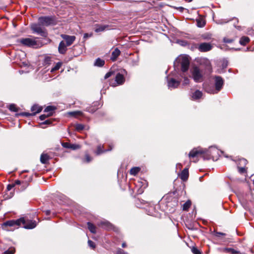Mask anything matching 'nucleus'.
Masks as SVG:
<instances>
[{
	"mask_svg": "<svg viewBox=\"0 0 254 254\" xmlns=\"http://www.w3.org/2000/svg\"><path fill=\"white\" fill-rule=\"evenodd\" d=\"M18 42L24 46L33 48H38L43 45L38 38H21L18 40Z\"/></svg>",
	"mask_w": 254,
	"mask_h": 254,
	"instance_id": "nucleus-1",
	"label": "nucleus"
},
{
	"mask_svg": "<svg viewBox=\"0 0 254 254\" xmlns=\"http://www.w3.org/2000/svg\"><path fill=\"white\" fill-rule=\"evenodd\" d=\"M215 89H214L213 88L212 89H209L206 87H205V91L211 94H216L222 88L223 85V80L220 76H216L215 78Z\"/></svg>",
	"mask_w": 254,
	"mask_h": 254,
	"instance_id": "nucleus-2",
	"label": "nucleus"
},
{
	"mask_svg": "<svg viewBox=\"0 0 254 254\" xmlns=\"http://www.w3.org/2000/svg\"><path fill=\"white\" fill-rule=\"evenodd\" d=\"M180 64L181 70L183 72H186L189 69L190 65V61L188 57L186 56H182L178 57L175 62V64Z\"/></svg>",
	"mask_w": 254,
	"mask_h": 254,
	"instance_id": "nucleus-3",
	"label": "nucleus"
},
{
	"mask_svg": "<svg viewBox=\"0 0 254 254\" xmlns=\"http://www.w3.org/2000/svg\"><path fill=\"white\" fill-rule=\"evenodd\" d=\"M206 149H202L200 147L194 148L189 153V157L190 160L192 159H195L192 161L194 162H197L198 161V157L199 155H201L206 153Z\"/></svg>",
	"mask_w": 254,
	"mask_h": 254,
	"instance_id": "nucleus-4",
	"label": "nucleus"
},
{
	"mask_svg": "<svg viewBox=\"0 0 254 254\" xmlns=\"http://www.w3.org/2000/svg\"><path fill=\"white\" fill-rule=\"evenodd\" d=\"M39 23L38 24H33L31 25V28L32 30L34 33H36L43 37H46L47 36V32L45 28Z\"/></svg>",
	"mask_w": 254,
	"mask_h": 254,
	"instance_id": "nucleus-5",
	"label": "nucleus"
},
{
	"mask_svg": "<svg viewBox=\"0 0 254 254\" xmlns=\"http://www.w3.org/2000/svg\"><path fill=\"white\" fill-rule=\"evenodd\" d=\"M192 77L196 82H201L203 81V74L201 70L197 67H194L191 70Z\"/></svg>",
	"mask_w": 254,
	"mask_h": 254,
	"instance_id": "nucleus-6",
	"label": "nucleus"
},
{
	"mask_svg": "<svg viewBox=\"0 0 254 254\" xmlns=\"http://www.w3.org/2000/svg\"><path fill=\"white\" fill-rule=\"evenodd\" d=\"M38 22L43 26H48L54 24L55 21L53 17L43 16L39 18Z\"/></svg>",
	"mask_w": 254,
	"mask_h": 254,
	"instance_id": "nucleus-7",
	"label": "nucleus"
},
{
	"mask_svg": "<svg viewBox=\"0 0 254 254\" xmlns=\"http://www.w3.org/2000/svg\"><path fill=\"white\" fill-rule=\"evenodd\" d=\"M25 223V219L24 218H20L16 220H11L7 221L3 223V225L5 226L14 227L18 228L19 226L22 225V223Z\"/></svg>",
	"mask_w": 254,
	"mask_h": 254,
	"instance_id": "nucleus-8",
	"label": "nucleus"
},
{
	"mask_svg": "<svg viewBox=\"0 0 254 254\" xmlns=\"http://www.w3.org/2000/svg\"><path fill=\"white\" fill-rule=\"evenodd\" d=\"M196 48L201 52H206L212 49V45L208 43H202L198 45Z\"/></svg>",
	"mask_w": 254,
	"mask_h": 254,
	"instance_id": "nucleus-9",
	"label": "nucleus"
},
{
	"mask_svg": "<svg viewBox=\"0 0 254 254\" xmlns=\"http://www.w3.org/2000/svg\"><path fill=\"white\" fill-rule=\"evenodd\" d=\"M31 111L33 112L32 114L24 112V113H21V115L22 116H26V117L34 116L36 114L40 112L42 110V108L38 105H34L31 107Z\"/></svg>",
	"mask_w": 254,
	"mask_h": 254,
	"instance_id": "nucleus-10",
	"label": "nucleus"
},
{
	"mask_svg": "<svg viewBox=\"0 0 254 254\" xmlns=\"http://www.w3.org/2000/svg\"><path fill=\"white\" fill-rule=\"evenodd\" d=\"M61 36L65 41V44L67 46H69L72 45L76 38L74 36H69L65 34H62Z\"/></svg>",
	"mask_w": 254,
	"mask_h": 254,
	"instance_id": "nucleus-11",
	"label": "nucleus"
},
{
	"mask_svg": "<svg viewBox=\"0 0 254 254\" xmlns=\"http://www.w3.org/2000/svg\"><path fill=\"white\" fill-rule=\"evenodd\" d=\"M180 84V81L171 78L168 80V86L169 89L177 88Z\"/></svg>",
	"mask_w": 254,
	"mask_h": 254,
	"instance_id": "nucleus-12",
	"label": "nucleus"
},
{
	"mask_svg": "<svg viewBox=\"0 0 254 254\" xmlns=\"http://www.w3.org/2000/svg\"><path fill=\"white\" fill-rule=\"evenodd\" d=\"M21 226L25 229H33L36 226V222L35 221L25 220V223H22Z\"/></svg>",
	"mask_w": 254,
	"mask_h": 254,
	"instance_id": "nucleus-13",
	"label": "nucleus"
},
{
	"mask_svg": "<svg viewBox=\"0 0 254 254\" xmlns=\"http://www.w3.org/2000/svg\"><path fill=\"white\" fill-rule=\"evenodd\" d=\"M62 146L66 148H70L73 150H76L77 149H79L80 148V146L78 144H71L68 142H64L62 143Z\"/></svg>",
	"mask_w": 254,
	"mask_h": 254,
	"instance_id": "nucleus-14",
	"label": "nucleus"
},
{
	"mask_svg": "<svg viewBox=\"0 0 254 254\" xmlns=\"http://www.w3.org/2000/svg\"><path fill=\"white\" fill-rule=\"evenodd\" d=\"M66 47H67V46H66L65 42L63 41H61L60 43V44H59V46L58 47L59 52L62 54H65L67 51Z\"/></svg>",
	"mask_w": 254,
	"mask_h": 254,
	"instance_id": "nucleus-15",
	"label": "nucleus"
},
{
	"mask_svg": "<svg viewBox=\"0 0 254 254\" xmlns=\"http://www.w3.org/2000/svg\"><path fill=\"white\" fill-rule=\"evenodd\" d=\"M115 81H116L117 84L121 85L124 83L125 79L122 74L118 73L116 76Z\"/></svg>",
	"mask_w": 254,
	"mask_h": 254,
	"instance_id": "nucleus-16",
	"label": "nucleus"
},
{
	"mask_svg": "<svg viewBox=\"0 0 254 254\" xmlns=\"http://www.w3.org/2000/svg\"><path fill=\"white\" fill-rule=\"evenodd\" d=\"M180 178L183 181H186L189 177V170L188 168L184 169L179 175Z\"/></svg>",
	"mask_w": 254,
	"mask_h": 254,
	"instance_id": "nucleus-17",
	"label": "nucleus"
},
{
	"mask_svg": "<svg viewBox=\"0 0 254 254\" xmlns=\"http://www.w3.org/2000/svg\"><path fill=\"white\" fill-rule=\"evenodd\" d=\"M202 96V93L201 91L196 90L193 93H192L191 98L193 100H197L200 99Z\"/></svg>",
	"mask_w": 254,
	"mask_h": 254,
	"instance_id": "nucleus-18",
	"label": "nucleus"
},
{
	"mask_svg": "<svg viewBox=\"0 0 254 254\" xmlns=\"http://www.w3.org/2000/svg\"><path fill=\"white\" fill-rule=\"evenodd\" d=\"M120 51L118 48H116L112 53L111 60L113 61H116L118 57L120 55Z\"/></svg>",
	"mask_w": 254,
	"mask_h": 254,
	"instance_id": "nucleus-19",
	"label": "nucleus"
},
{
	"mask_svg": "<svg viewBox=\"0 0 254 254\" xmlns=\"http://www.w3.org/2000/svg\"><path fill=\"white\" fill-rule=\"evenodd\" d=\"M109 26L107 25H97L95 29L96 32H102L107 29H108Z\"/></svg>",
	"mask_w": 254,
	"mask_h": 254,
	"instance_id": "nucleus-20",
	"label": "nucleus"
},
{
	"mask_svg": "<svg viewBox=\"0 0 254 254\" xmlns=\"http://www.w3.org/2000/svg\"><path fill=\"white\" fill-rule=\"evenodd\" d=\"M49 159L50 157L47 154L42 153L40 157V161L43 164H46Z\"/></svg>",
	"mask_w": 254,
	"mask_h": 254,
	"instance_id": "nucleus-21",
	"label": "nucleus"
},
{
	"mask_svg": "<svg viewBox=\"0 0 254 254\" xmlns=\"http://www.w3.org/2000/svg\"><path fill=\"white\" fill-rule=\"evenodd\" d=\"M202 62L206 66V70H207L208 72H210L211 70V66L210 61L206 59H204L202 60Z\"/></svg>",
	"mask_w": 254,
	"mask_h": 254,
	"instance_id": "nucleus-22",
	"label": "nucleus"
},
{
	"mask_svg": "<svg viewBox=\"0 0 254 254\" xmlns=\"http://www.w3.org/2000/svg\"><path fill=\"white\" fill-rule=\"evenodd\" d=\"M104 64H105L104 60H103L100 58H97L94 63V65L99 66V67L103 66L104 65Z\"/></svg>",
	"mask_w": 254,
	"mask_h": 254,
	"instance_id": "nucleus-23",
	"label": "nucleus"
},
{
	"mask_svg": "<svg viewBox=\"0 0 254 254\" xmlns=\"http://www.w3.org/2000/svg\"><path fill=\"white\" fill-rule=\"evenodd\" d=\"M221 252L231 254H236L237 252L232 248H223L221 250Z\"/></svg>",
	"mask_w": 254,
	"mask_h": 254,
	"instance_id": "nucleus-24",
	"label": "nucleus"
},
{
	"mask_svg": "<svg viewBox=\"0 0 254 254\" xmlns=\"http://www.w3.org/2000/svg\"><path fill=\"white\" fill-rule=\"evenodd\" d=\"M102 148H103V146H102L101 145H99L97 147V151H96V154L97 155H99L102 153H103V152H105L106 151H110L112 150V148L111 146H110V148L108 149V150H103L102 149Z\"/></svg>",
	"mask_w": 254,
	"mask_h": 254,
	"instance_id": "nucleus-25",
	"label": "nucleus"
},
{
	"mask_svg": "<svg viewBox=\"0 0 254 254\" xmlns=\"http://www.w3.org/2000/svg\"><path fill=\"white\" fill-rule=\"evenodd\" d=\"M87 226H88V229L92 233H93V234L96 233V227L92 223H91L90 222H88Z\"/></svg>",
	"mask_w": 254,
	"mask_h": 254,
	"instance_id": "nucleus-26",
	"label": "nucleus"
},
{
	"mask_svg": "<svg viewBox=\"0 0 254 254\" xmlns=\"http://www.w3.org/2000/svg\"><path fill=\"white\" fill-rule=\"evenodd\" d=\"M249 41L250 39L249 37L243 36L241 38L240 40V43L241 45L244 46L246 45Z\"/></svg>",
	"mask_w": 254,
	"mask_h": 254,
	"instance_id": "nucleus-27",
	"label": "nucleus"
},
{
	"mask_svg": "<svg viewBox=\"0 0 254 254\" xmlns=\"http://www.w3.org/2000/svg\"><path fill=\"white\" fill-rule=\"evenodd\" d=\"M247 163L248 161L246 159L244 158H242L239 160L238 162L237 163V166H246Z\"/></svg>",
	"mask_w": 254,
	"mask_h": 254,
	"instance_id": "nucleus-28",
	"label": "nucleus"
},
{
	"mask_svg": "<svg viewBox=\"0 0 254 254\" xmlns=\"http://www.w3.org/2000/svg\"><path fill=\"white\" fill-rule=\"evenodd\" d=\"M140 171L139 167H133L130 170V174L132 175H136Z\"/></svg>",
	"mask_w": 254,
	"mask_h": 254,
	"instance_id": "nucleus-29",
	"label": "nucleus"
},
{
	"mask_svg": "<svg viewBox=\"0 0 254 254\" xmlns=\"http://www.w3.org/2000/svg\"><path fill=\"white\" fill-rule=\"evenodd\" d=\"M55 109V108L53 106H48L47 107L45 110L44 112L47 113V114L51 113V115H52V112Z\"/></svg>",
	"mask_w": 254,
	"mask_h": 254,
	"instance_id": "nucleus-30",
	"label": "nucleus"
},
{
	"mask_svg": "<svg viewBox=\"0 0 254 254\" xmlns=\"http://www.w3.org/2000/svg\"><path fill=\"white\" fill-rule=\"evenodd\" d=\"M62 64L61 62H58V63H57L55 66L51 69V72H53L56 70H58L62 66Z\"/></svg>",
	"mask_w": 254,
	"mask_h": 254,
	"instance_id": "nucleus-31",
	"label": "nucleus"
},
{
	"mask_svg": "<svg viewBox=\"0 0 254 254\" xmlns=\"http://www.w3.org/2000/svg\"><path fill=\"white\" fill-rule=\"evenodd\" d=\"M230 20H231V19H221L218 20L217 21H216V23H217L218 24H223L224 23H226L228 22Z\"/></svg>",
	"mask_w": 254,
	"mask_h": 254,
	"instance_id": "nucleus-32",
	"label": "nucleus"
},
{
	"mask_svg": "<svg viewBox=\"0 0 254 254\" xmlns=\"http://www.w3.org/2000/svg\"><path fill=\"white\" fill-rule=\"evenodd\" d=\"M191 205V202L190 200L187 201L183 205V210H187Z\"/></svg>",
	"mask_w": 254,
	"mask_h": 254,
	"instance_id": "nucleus-33",
	"label": "nucleus"
},
{
	"mask_svg": "<svg viewBox=\"0 0 254 254\" xmlns=\"http://www.w3.org/2000/svg\"><path fill=\"white\" fill-rule=\"evenodd\" d=\"M9 109L13 112H17L18 110V108H17L15 105L14 104L10 105L9 107Z\"/></svg>",
	"mask_w": 254,
	"mask_h": 254,
	"instance_id": "nucleus-34",
	"label": "nucleus"
},
{
	"mask_svg": "<svg viewBox=\"0 0 254 254\" xmlns=\"http://www.w3.org/2000/svg\"><path fill=\"white\" fill-rule=\"evenodd\" d=\"M15 249L14 248H10L4 252V254H13L15 253Z\"/></svg>",
	"mask_w": 254,
	"mask_h": 254,
	"instance_id": "nucleus-35",
	"label": "nucleus"
},
{
	"mask_svg": "<svg viewBox=\"0 0 254 254\" xmlns=\"http://www.w3.org/2000/svg\"><path fill=\"white\" fill-rule=\"evenodd\" d=\"M238 171L241 174H243L246 172V167L245 166H238Z\"/></svg>",
	"mask_w": 254,
	"mask_h": 254,
	"instance_id": "nucleus-36",
	"label": "nucleus"
},
{
	"mask_svg": "<svg viewBox=\"0 0 254 254\" xmlns=\"http://www.w3.org/2000/svg\"><path fill=\"white\" fill-rule=\"evenodd\" d=\"M84 128V126L82 124H76L75 125V129L77 131H81Z\"/></svg>",
	"mask_w": 254,
	"mask_h": 254,
	"instance_id": "nucleus-37",
	"label": "nucleus"
},
{
	"mask_svg": "<svg viewBox=\"0 0 254 254\" xmlns=\"http://www.w3.org/2000/svg\"><path fill=\"white\" fill-rule=\"evenodd\" d=\"M54 120L53 119H48L44 121V122L41 124V126L44 125H51L52 124V122Z\"/></svg>",
	"mask_w": 254,
	"mask_h": 254,
	"instance_id": "nucleus-38",
	"label": "nucleus"
},
{
	"mask_svg": "<svg viewBox=\"0 0 254 254\" xmlns=\"http://www.w3.org/2000/svg\"><path fill=\"white\" fill-rule=\"evenodd\" d=\"M191 252L193 254H201L200 251L195 247L191 249Z\"/></svg>",
	"mask_w": 254,
	"mask_h": 254,
	"instance_id": "nucleus-39",
	"label": "nucleus"
},
{
	"mask_svg": "<svg viewBox=\"0 0 254 254\" xmlns=\"http://www.w3.org/2000/svg\"><path fill=\"white\" fill-rule=\"evenodd\" d=\"M51 116V113L50 114H43L40 116L39 118L40 120L43 121L46 119V118H47L49 116Z\"/></svg>",
	"mask_w": 254,
	"mask_h": 254,
	"instance_id": "nucleus-40",
	"label": "nucleus"
},
{
	"mask_svg": "<svg viewBox=\"0 0 254 254\" xmlns=\"http://www.w3.org/2000/svg\"><path fill=\"white\" fill-rule=\"evenodd\" d=\"M88 246L93 249H95L96 247L95 243L91 240L88 241Z\"/></svg>",
	"mask_w": 254,
	"mask_h": 254,
	"instance_id": "nucleus-41",
	"label": "nucleus"
},
{
	"mask_svg": "<svg viewBox=\"0 0 254 254\" xmlns=\"http://www.w3.org/2000/svg\"><path fill=\"white\" fill-rule=\"evenodd\" d=\"M190 80L187 77H184V80L183 82V85H186L189 84Z\"/></svg>",
	"mask_w": 254,
	"mask_h": 254,
	"instance_id": "nucleus-42",
	"label": "nucleus"
},
{
	"mask_svg": "<svg viewBox=\"0 0 254 254\" xmlns=\"http://www.w3.org/2000/svg\"><path fill=\"white\" fill-rule=\"evenodd\" d=\"M14 186H15V184H13L8 185L7 186V188H6L7 190V191L10 190L13 188L14 187Z\"/></svg>",
	"mask_w": 254,
	"mask_h": 254,
	"instance_id": "nucleus-43",
	"label": "nucleus"
},
{
	"mask_svg": "<svg viewBox=\"0 0 254 254\" xmlns=\"http://www.w3.org/2000/svg\"><path fill=\"white\" fill-rule=\"evenodd\" d=\"M223 41L225 43H232L233 40L232 39H229L227 38H224L223 39Z\"/></svg>",
	"mask_w": 254,
	"mask_h": 254,
	"instance_id": "nucleus-44",
	"label": "nucleus"
},
{
	"mask_svg": "<svg viewBox=\"0 0 254 254\" xmlns=\"http://www.w3.org/2000/svg\"><path fill=\"white\" fill-rule=\"evenodd\" d=\"M92 35H93L92 33H90V34L85 33L83 36V38L87 39L89 37H91L92 36Z\"/></svg>",
	"mask_w": 254,
	"mask_h": 254,
	"instance_id": "nucleus-45",
	"label": "nucleus"
},
{
	"mask_svg": "<svg viewBox=\"0 0 254 254\" xmlns=\"http://www.w3.org/2000/svg\"><path fill=\"white\" fill-rule=\"evenodd\" d=\"M85 160L86 162H89L91 160V158L88 154L85 155Z\"/></svg>",
	"mask_w": 254,
	"mask_h": 254,
	"instance_id": "nucleus-46",
	"label": "nucleus"
},
{
	"mask_svg": "<svg viewBox=\"0 0 254 254\" xmlns=\"http://www.w3.org/2000/svg\"><path fill=\"white\" fill-rule=\"evenodd\" d=\"M80 113V112H69V114L71 116H75L76 115H78Z\"/></svg>",
	"mask_w": 254,
	"mask_h": 254,
	"instance_id": "nucleus-47",
	"label": "nucleus"
},
{
	"mask_svg": "<svg viewBox=\"0 0 254 254\" xmlns=\"http://www.w3.org/2000/svg\"><path fill=\"white\" fill-rule=\"evenodd\" d=\"M225 234L223 233H221V232H216L215 233V236L216 237H220L221 236H224L225 235Z\"/></svg>",
	"mask_w": 254,
	"mask_h": 254,
	"instance_id": "nucleus-48",
	"label": "nucleus"
},
{
	"mask_svg": "<svg viewBox=\"0 0 254 254\" xmlns=\"http://www.w3.org/2000/svg\"><path fill=\"white\" fill-rule=\"evenodd\" d=\"M111 74H112L111 72H107L105 74V75L104 76V78L105 79H107L108 78H109V77L111 76Z\"/></svg>",
	"mask_w": 254,
	"mask_h": 254,
	"instance_id": "nucleus-49",
	"label": "nucleus"
},
{
	"mask_svg": "<svg viewBox=\"0 0 254 254\" xmlns=\"http://www.w3.org/2000/svg\"><path fill=\"white\" fill-rule=\"evenodd\" d=\"M21 184V182L19 180H16L13 184L16 185H20Z\"/></svg>",
	"mask_w": 254,
	"mask_h": 254,
	"instance_id": "nucleus-50",
	"label": "nucleus"
},
{
	"mask_svg": "<svg viewBox=\"0 0 254 254\" xmlns=\"http://www.w3.org/2000/svg\"><path fill=\"white\" fill-rule=\"evenodd\" d=\"M46 214H47V215H49V214H50V210H46Z\"/></svg>",
	"mask_w": 254,
	"mask_h": 254,
	"instance_id": "nucleus-51",
	"label": "nucleus"
},
{
	"mask_svg": "<svg viewBox=\"0 0 254 254\" xmlns=\"http://www.w3.org/2000/svg\"><path fill=\"white\" fill-rule=\"evenodd\" d=\"M102 224L105 225H107V226H108V225H109L108 223H107V222H104V223H102Z\"/></svg>",
	"mask_w": 254,
	"mask_h": 254,
	"instance_id": "nucleus-52",
	"label": "nucleus"
},
{
	"mask_svg": "<svg viewBox=\"0 0 254 254\" xmlns=\"http://www.w3.org/2000/svg\"><path fill=\"white\" fill-rule=\"evenodd\" d=\"M122 247H124V248L126 247V244H125V243H123V244H122Z\"/></svg>",
	"mask_w": 254,
	"mask_h": 254,
	"instance_id": "nucleus-53",
	"label": "nucleus"
},
{
	"mask_svg": "<svg viewBox=\"0 0 254 254\" xmlns=\"http://www.w3.org/2000/svg\"><path fill=\"white\" fill-rule=\"evenodd\" d=\"M197 24H198V26H199V27L203 26V25H200V24H199L198 22H197Z\"/></svg>",
	"mask_w": 254,
	"mask_h": 254,
	"instance_id": "nucleus-54",
	"label": "nucleus"
},
{
	"mask_svg": "<svg viewBox=\"0 0 254 254\" xmlns=\"http://www.w3.org/2000/svg\"><path fill=\"white\" fill-rule=\"evenodd\" d=\"M178 166H181V164H178L177 165V166L178 167Z\"/></svg>",
	"mask_w": 254,
	"mask_h": 254,
	"instance_id": "nucleus-55",
	"label": "nucleus"
},
{
	"mask_svg": "<svg viewBox=\"0 0 254 254\" xmlns=\"http://www.w3.org/2000/svg\"><path fill=\"white\" fill-rule=\"evenodd\" d=\"M192 0H189V2H190V1H191Z\"/></svg>",
	"mask_w": 254,
	"mask_h": 254,
	"instance_id": "nucleus-56",
	"label": "nucleus"
}]
</instances>
